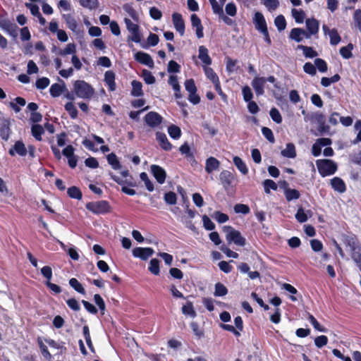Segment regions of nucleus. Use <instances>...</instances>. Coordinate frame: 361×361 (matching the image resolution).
I'll list each match as a JSON object with an SVG mask.
<instances>
[{"label":"nucleus","instance_id":"obj_44","mask_svg":"<svg viewBox=\"0 0 361 361\" xmlns=\"http://www.w3.org/2000/svg\"><path fill=\"white\" fill-rule=\"evenodd\" d=\"M168 133L171 137L178 139L181 135V130L178 126L171 125L168 128Z\"/></svg>","mask_w":361,"mask_h":361},{"label":"nucleus","instance_id":"obj_2","mask_svg":"<svg viewBox=\"0 0 361 361\" xmlns=\"http://www.w3.org/2000/svg\"><path fill=\"white\" fill-rule=\"evenodd\" d=\"M316 165L322 177L334 174L338 169L336 163L331 159H318Z\"/></svg>","mask_w":361,"mask_h":361},{"label":"nucleus","instance_id":"obj_55","mask_svg":"<svg viewBox=\"0 0 361 361\" xmlns=\"http://www.w3.org/2000/svg\"><path fill=\"white\" fill-rule=\"evenodd\" d=\"M212 217L220 224L225 223L228 220V216L226 214L221 213V212H215L213 214Z\"/></svg>","mask_w":361,"mask_h":361},{"label":"nucleus","instance_id":"obj_45","mask_svg":"<svg viewBox=\"0 0 361 361\" xmlns=\"http://www.w3.org/2000/svg\"><path fill=\"white\" fill-rule=\"evenodd\" d=\"M140 179L144 182L146 188L152 192L154 190V184L149 179L147 174L145 172H142L140 175Z\"/></svg>","mask_w":361,"mask_h":361},{"label":"nucleus","instance_id":"obj_23","mask_svg":"<svg viewBox=\"0 0 361 361\" xmlns=\"http://www.w3.org/2000/svg\"><path fill=\"white\" fill-rule=\"evenodd\" d=\"M281 155L288 158H295L296 156L295 145L293 143H288L286 148L281 151Z\"/></svg>","mask_w":361,"mask_h":361},{"label":"nucleus","instance_id":"obj_53","mask_svg":"<svg viewBox=\"0 0 361 361\" xmlns=\"http://www.w3.org/2000/svg\"><path fill=\"white\" fill-rule=\"evenodd\" d=\"M168 82L173 87L175 92H179L180 91V86L178 83V78L176 75H170Z\"/></svg>","mask_w":361,"mask_h":361},{"label":"nucleus","instance_id":"obj_1","mask_svg":"<svg viewBox=\"0 0 361 361\" xmlns=\"http://www.w3.org/2000/svg\"><path fill=\"white\" fill-rule=\"evenodd\" d=\"M73 92L78 97L85 99H90L94 93V90L90 85L80 80L74 82Z\"/></svg>","mask_w":361,"mask_h":361},{"label":"nucleus","instance_id":"obj_17","mask_svg":"<svg viewBox=\"0 0 361 361\" xmlns=\"http://www.w3.org/2000/svg\"><path fill=\"white\" fill-rule=\"evenodd\" d=\"M156 138H157V140L158 141L160 147L163 149H164L166 151H169L171 149L172 145L169 142V140L166 137V135L164 133L157 132L156 133Z\"/></svg>","mask_w":361,"mask_h":361},{"label":"nucleus","instance_id":"obj_20","mask_svg":"<svg viewBox=\"0 0 361 361\" xmlns=\"http://www.w3.org/2000/svg\"><path fill=\"white\" fill-rule=\"evenodd\" d=\"M104 81L109 86V90L114 91L116 90L115 74L111 71H108L104 75Z\"/></svg>","mask_w":361,"mask_h":361},{"label":"nucleus","instance_id":"obj_18","mask_svg":"<svg viewBox=\"0 0 361 361\" xmlns=\"http://www.w3.org/2000/svg\"><path fill=\"white\" fill-rule=\"evenodd\" d=\"M220 162L214 157H211L206 160L205 170L208 173L219 169Z\"/></svg>","mask_w":361,"mask_h":361},{"label":"nucleus","instance_id":"obj_28","mask_svg":"<svg viewBox=\"0 0 361 361\" xmlns=\"http://www.w3.org/2000/svg\"><path fill=\"white\" fill-rule=\"evenodd\" d=\"M298 49H301L303 51V54L306 58H314L318 55L317 52L313 49L311 47H307L304 45H298L297 47Z\"/></svg>","mask_w":361,"mask_h":361},{"label":"nucleus","instance_id":"obj_59","mask_svg":"<svg viewBox=\"0 0 361 361\" xmlns=\"http://www.w3.org/2000/svg\"><path fill=\"white\" fill-rule=\"evenodd\" d=\"M314 64L320 72L324 73L327 71V64L324 60L322 59H316Z\"/></svg>","mask_w":361,"mask_h":361},{"label":"nucleus","instance_id":"obj_26","mask_svg":"<svg viewBox=\"0 0 361 361\" xmlns=\"http://www.w3.org/2000/svg\"><path fill=\"white\" fill-rule=\"evenodd\" d=\"M233 163L238 169L243 174L246 175L248 173V169L245 163L238 157H233Z\"/></svg>","mask_w":361,"mask_h":361},{"label":"nucleus","instance_id":"obj_12","mask_svg":"<svg viewBox=\"0 0 361 361\" xmlns=\"http://www.w3.org/2000/svg\"><path fill=\"white\" fill-rule=\"evenodd\" d=\"M254 23L255 28L261 32H266L267 30V23L264 16L260 12H257L255 14Z\"/></svg>","mask_w":361,"mask_h":361},{"label":"nucleus","instance_id":"obj_21","mask_svg":"<svg viewBox=\"0 0 361 361\" xmlns=\"http://www.w3.org/2000/svg\"><path fill=\"white\" fill-rule=\"evenodd\" d=\"M198 58L205 64L210 65L212 63V59L208 54V50L204 46H200L199 47Z\"/></svg>","mask_w":361,"mask_h":361},{"label":"nucleus","instance_id":"obj_5","mask_svg":"<svg viewBox=\"0 0 361 361\" xmlns=\"http://www.w3.org/2000/svg\"><path fill=\"white\" fill-rule=\"evenodd\" d=\"M185 90L188 92V100L193 104H197L200 97L197 94V87L192 79L186 80L185 83Z\"/></svg>","mask_w":361,"mask_h":361},{"label":"nucleus","instance_id":"obj_19","mask_svg":"<svg viewBox=\"0 0 361 361\" xmlns=\"http://www.w3.org/2000/svg\"><path fill=\"white\" fill-rule=\"evenodd\" d=\"M65 91H67V88L63 82L62 85L58 83L53 84L49 90L51 95L54 97H59Z\"/></svg>","mask_w":361,"mask_h":361},{"label":"nucleus","instance_id":"obj_31","mask_svg":"<svg viewBox=\"0 0 361 361\" xmlns=\"http://www.w3.org/2000/svg\"><path fill=\"white\" fill-rule=\"evenodd\" d=\"M291 13H292V16L296 23H303L305 18V13L302 10H301V9L298 10L295 8H293L291 11Z\"/></svg>","mask_w":361,"mask_h":361},{"label":"nucleus","instance_id":"obj_54","mask_svg":"<svg viewBox=\"0 0 361 361\" xmlns=\"http://www.w3.org/2000/svg\"><path fill=\"white\" fill-rule=\"evenodd\" d=\"M227 288L224 285L221 283H217L215 285V292L214 295L216 296H224L227 294Z\"/></svg>","mask_w":361,"mask_h":361},{"label":"nucleus","instance_id":"obj_33","mask_svg":"<svg viewBox=\"0 0 361 361\" xmlns=\"http://www.w3.org/2000/svg\"><path fill=\"white\" fill-rule=\"evenodd\" d=\"M142 83L137 80H133L132 82V95L135 97H139L142 94Z\"/></svg>","mask_w":361,"mask_h":361},{"label":"nucleus","instance_id":"obj_32","mask_svg":"<svg viewBox=\"0 0 361 361\" xmlns=\"http://www.w3.org/2000/svg\"><path fill=\"white\" fill-rule=\"evenodd\" d=\"M352 258L359 267H361V247L354 246L353 247Z\"/></svg>","mask_w":361,"mask_h":361},{"label":"nucleus","instance_id":"obj_58","mask_svg":"<svg viewBox=\"0 0 361 361\" xmlns=\"http://www.w3.org/2000/svg\"><path fill=\"white\" fill-rule=\"evenodd\" d=\"M295 217L296 220L300 223H305L307 221V218L305 215V210L302 207H300L298 209V211L295 215Z\"/></svg>","mask_w":361,"mask_h":361},{"label":"nucleus","instance_id":"obj_34","mask_svg":"<svg viewBox=\"0 0 361 361\" xmlns=\"http://www.w3.org/2000/svg\"><path fill=\"white\" fill-rule=\"evenodd\" d=\"M107 161L114 169L117 170L121 168L119 161L114 153H111L107 156Z\"/></svg>","mask_w":361,"mask_h":361},{"label":"nucleus","instance_id":"obj_57","mask_svg":"<svg viewBox=\"0 0 361 361\" xmlns=\"http://www.w3.org/2000/svg\"><path fill=\"white\" fill-rule=\"evenodd\" d=\"M242 93L243 95V99L245 102H250L253 98V94L252 92L251 88L247 85L243 87Z\"/></svg>","mask_w":361,"mask_h":361},{"label":"nucleus","instance_id":"obj_22","mask_svg":"<svg viewBox=\"0 0 361 361\" xmlns=\"http://www.w3.org/2000/svg\"><path fill=\"white\" fill-rule=\"evenodd\" d=\"M63 18L65 20L68 27L73 32H78V23L75 19L71 14H63Z\"/></svg>","mask_w":361,"mask_h":361},{"label":"nucleus","instance_id":"obj_51","mask_svg":"<svg viewBox=\"0 0 361 361\" xmlns=\"http://www.w3.org/2000/svg\"><path fill=\"white\" fill-rule=\"evenodd\" d=\"M269 114L271 119L276 123L279 124L282 122L281 115L276 108H272L270 110Z\"/></svg>","mask_w":361,"mask_h":361},{"label":"nucleus","instance_id":"obj_24","mask_svg":"<svg viewBox=\"0 0 361 361\" xmlns=\"http://www.w3.org/2000/svg\"><path fill=\"white\" fill-rule=\"evenodd\" d=\"M219 178L224 186H228L231 183L233 176L230 171L224 170L220 173Z\"/></svg>","mask_w":361,"mask_h":361},{"label":"nucleus","instance_id":"obj_27","mask_svg":"<svg viewBox=\"0 0 361 361\" xmlns=\"http://www.w3.org/2000/svg\"><path fill=\"white\" fill-rule=\"evenodd\" d=\"M81 6L90 9L94 10L99 7L98 0H79Z\"/></svg>","mask_w":361,"mask_h":361},{"label":"nucleus","instance_id":"obj_49","mask_svg":"<svg viewBox=\"0 0 361 361\" xmlns=\"http://www.w3.org/2000/svg\"><path fill=\"white\" fill-rule=\"evenodd\" d=\"M123 8L125 12H126L130 17H131L133 20H137L138 16L135 10L133 8V6L128 4H124Z\"/></svg>","mask_w":361,"mask_h":361},{"label":"nucleus","instance_id":"obj_6","mask_svg":"<svg viewBox=\"0 0 361 361\" xmlns=\"http://www.w3.org/2000/svg\"><path fill=\"white\" fill-rule=\"evenodd\" d=\"M162 117L154 111L149 112L145 117V121L151 128L157 127L162 122Z\"/></svg>","mask_w":361,"mask_h":361},{"label":"nucleus","instance_id":"obj_41","mask_svg":"<svg viewBox=\"0 0 361 361\" xmlns=\"http://www.w3.org/2000/svg\"><path fill=\"white\" fill-rule=\"evenodd\" d=\"M149 270L153 274L159 275V272H160L159 261L157 259H151V261L149 262Z\"/></svg>","mask_w":361,"mask_h":361},{"label":"nucleus","instance_id":"obj_47","mask_svg":"<svg viewBox=\"0 0 361 361\" xmlns=\"http://www.w3.org/2000/svg\"><path fill=\"white\" fill-rule=\"evenodd\" d=\"M0 135L3 140H8L10 135V128L8 123L5 122L1 125L0 128Z\"/></svg>","mask_w":361,"mask_h":361},{"label":"nucleus","instance_id":"obj_13","mask_svg":"<svg viewBox=\"0 0 361 361\" xmlns=\"http://www.w3.org/2000/svg\"><path fill=\"white\" fill-rule=\"evenodd\" d=\"M307 27V34L309 35L310 38L312 35L317 34L319 27V23L315 18H307L305 21Z\"/></svg>","mask_w":361,"mask_h":361},{"label":"nucleus","instance_id":"obj_62","mask_svg":"<svg viewBox=\"0 0 361 361\" xmlns=\"http://www.w3.org/2000/svg\"><path fill=\"white\" fill-rule=\"evenodd\" d=\"M328 343V338L326 336H319L315 338L314 344L317 348H322Z\"/></svg>","mask_w":361,"mask_h":361},{"label":"nucleus","instance_id":"obj_15","mask_svg":"<svg viewBox=\"0 0 361 361\" xmlns=\"http://www.w3.org/2000/svg\"><path fill=\"white\" fill-rule=\"evenodd\" d=\"M290 38L297 42H300L304 38L310 39V37L309 35L307 34V31L305 30L302 28H293L290 31Z\"/></svg>","mask_w":361,"mask_h":361},{"label":"nucleus","instance_id":"obj_61","mask_svg":"<svg viewBox=\"0 0 361 361\" xmlns=\"http://www.w3.org/2000/svg\"><path fill=\"white\" fill-rule=\"evenodd\" d=\"M49 83H50L49 79L46 77H43V78L38 79L36 81V87L38 89L43 90V89H45L47 87H48Z\"/></svg>","mask_w":361,"mask_h":361},{"label":"nucleus","instance_id":"obj_56","mask_svg":"<svg viewBox=\"0 0 361 361\" xmlns=\"http://www.w3.org/2000/svg\"><path fill=\"white\" fill-rule=\"evenodd\" d=\"M309 322L312 324L314 328L321 332H326V329L324 327H322L320 324L317 321V319L311 314L308 317Z\"/></svg>","mask_w":361,"mask_h":361},{"label":"nucleus","instance_id":"obj_60","mask_svg":"<svg viewBox=\"0 0 361 361\" xmlns=\"http://www.w3.org/2000/svg\"><path fill=\"white\" fill-rule=\"evenodd\" d=\"M234 211L235 213H241L243 214H247L250 212V208L246 204H237L234 207Z\"/></svg>","mask_w":361,"mask_h":361},{"label":"nucleus","instance_id":"obj_46","mask_svg":"<svg viewBox=\"0 0 361 361\" xmlns=\"http://www.w3.org/2000/svg\"><path fill=\"white\" fill-rule=\"evenodd\" d=\"M353 47L352 44H349L345 47L340 49V54L344 59H350L352 56V49Z\"/></svg>","mask_w":361,"mask_h":361},{"label":"nucleus","instance_id":"obj_43","mask_svg":"<svg viewBox=\"0 0 361 361\" xmlns=\"http://www.w3.org/2000/svg\"><path fill=\"white\" fill-rule=\"evenodd\" d=\"M330 37V44L331 45H336L341 42V37L339 36L336 29H331L329 35Z\"/></svg>","mask_w":361,"mask_h":361},{"label":"nucleus","instance_id":"obj_36","mask_svg":"<svg viewBox=\"0 0 361 361\" xmlns=\"http://www.w3.org/2000/svg\"><path fill=\"white\" fill-rule=\"evenodd\" d=\"M182 312L183 314L189 315L193 318L196 317V312L194 310L193 305L191 302H188L186 305L183 306Z\"/></svg>","mask_w":361,"mask_h":361},{"label":"nucleus","instance_id":"obj_42","mask_svg":"<svg viewBox=\"0 0 361 361\" xmlns=\"http://www.w3.org/2000/svg\"><path fill=\"white\" fill-rule=\"evenodd\" d=\"M204 73L208 79H209L213 83L218 82L219 77L215 73V72L213 71L212 68L209 67H204Z\"/></svg>","mask_w":361,"mask_h":361},{"label":"nucleus","instance_id":"obj_38","mask_svg":"<svg viewBox=\"0 0 361 361\" xmlns=\"http://www.w3.org/2000/svg\"><path fill=\"white\" fill-rule=\"evenodd\" d=\"M76 52V47L73 43H69L67 44L66 48L59 51V54L61 56H66L68 54L74 55Z\"/></svg>","mask_w":361,"mask_h":361},{"label":"nucleus","instance_id":"obj_25","mask_svg":"<svg viewBox=\"0 0 361 361\" xmlns=\"http://www.w3.org/2000/svg\"><path fill=\"white\" fill-rule=\"evenodd\" d=\"M314 121H316L319 124V131L321 132H326L329 130V127L324 125L325 123V117L321 113H314Z\"/></svg>","mask_w":361,"mask_h":361},{"label":"nucleus","instance_id":"obj_30","mask_svg":"<svg viewBox=\"0 0 361 361\" xmlns=\"http://www.w3.org/2000/svg\"><path fill=\"white\" fill-rule=\"evenodd\" d=\"M69 285L77 292L80 294L85 295L86 292L82 284L75 278L69 280Z\"/></svg>","mask_w":361,"mask_h":361},{"label":"nucleus","instance_id":"obj_16","mask_svg":"<svg viewBox=\"0 0 361 361\" xmlns=\"http://www.w3.org/2000/svg\"><path fill=\"white\" fill-rule=\"evenodd\" d=\"M332 188L339 192L343 193L346 190V185L344 181L339 177H334L330 180Z\"/></svg>","mask_w":361,"mask_h":361},{"label":"nucleus","instance_id":"obj_8","mask_svg":"<svg viewBox=\"0 0 361 361\" xmlns=\"http://www.w3.org/2000/svg\"><path fill=\"white\" fill-rule=\"evenodd\" d=\"M27 153V148L21 140L16 141L13 146L8 150V154L12 157L16 154H18L20 157H25Z\"/></svg>","mask_w":361,"mask_h":361},{"label":"nucleus","instance_id":"obj_35","mask_svg":"<svg viewBox=\"0 0 361 361\" xmlns=\"http://www.w3.org/2000/svg\"><path fill=\"white\" fill-rule=\"evenodd\" d=\"M300 192L295 189L288 188L285 190V196L288 201L297 200L300 197Z\"/></svg>","mask_w":361,"mask_h":361},{"label":"nucleus","instance_id":"obj_52","mask_svg":"<svg viewBox=\"0 0 361 361\" xmlns=\"http://www.w3.org/2000/svg\"><path fill=\"white\" fill-rule=\"evenodd\" d=\"M142 76L147 84L151 85L155 82L154 76L147 70H143Z\"/></svg>","mask_w":361,"mask_h":361},{"label":"nucleus","instance_id":"obj_50","mask_svg":"<svg viewBox=\"0 0 361 361\" xmlns=\"http://www.w3.org/2000/svg\"><path fill=\"white\" fill-rule=\"evenodd\" d=\"M263 185L264 188V191L267 194L270 192L271 189L276 190L278 188L276 183L270 179L265 180L264 181Z\"/></svg>","mask_w":361,"mask_h":361},{"label":"nucleus","instance_id":"obj_14","mask_svg":"<svg viewBox=\"0 0 361 361\" xmlns=\"http://www.w3.org/2000/svg\"><path fill=\"white\" fill-rule=\"evenodd\" d=\"M135 59L136 61L142 63L144 65L147 66L149 68L154 67V61L152 57L147 53L138 51L135 55Z\"/></svg>","mask_w":361,"mask_h":361},{"label":"nucleus","instance_id":"obj_63","mask_svg":"<svg viewBox=\"0 0 361 361\" xmlns=\"http://www.w3.org/2000/svg\"><path fill=\"white\" fill-rule=\"evenodd\" d=\"M164 200L167 204H175L176 203V195L173 192H169L164 195Z\"/></svg>","mask_w":361,"mask_h":361},{"label":"nucleus","instance_id":"obj_7","mask_svg":"<svg viewBox=\"0 0 361 361\" xmlns=\"http://www.w3.org/2000/svg\"><path fill=\"white\" fill-rule=\"evenodd\" d=\"M265 84L264 77L255 76L252 80L251 85L257 96L264 94Z\"/></svg>","mask_w":361,"mask_h":361},{"label":"nucleus","instance_id":"obj_3","mask_svg":"<svg viewBox=\"0 0 361 361\" xmlns=\"http://www.w3.org/2000/svg\"><path fill=\"white\" fill-rule=\"evenodd\" d=\"M226 233V238L228 243H233L237 245L243 246L245 244V239L241 235L240 233L229 226H225L223 228Z\"/></svg>","mask_w":361,"mask_h":361},{"label":"nucleus","instance_id":"obj_39","mask_svg":"<svg viewBox=\"0 0 361 361\" xmlns=\"http://www.w3.org/2000/svg\"><path fill=\"white\" fill-rule=\"evenodd\" d=\"M340 78H341L338 74L334 75L331 78L324 77L321 80V84L324 87H329L331 84L338 82Z\"/></svg>","mask_w":361,"mask_h":361},{"label":"nucleus","instance_id":"obj_4","mask_svg":"<svg viewBox=\"0 0 361 361\" xmlns=\"http://www.w3.org/2000/svg\"><path fill=\"white\" fill-rule=\"evenodd\" d=\"M86 208L97 215L109 213L111 210L109 204L105 200L88 202L86 204Z\"/></svg>","mask_w":361,"mask_h":361},{"label":"nucleus","instance_id":"obj_29","mask_svg":"<svg viewBox=\"0 0 361 361\" xmlns=\"http://www.w3.org/2000/svg\"><path fill=\"white\" fill-rule=\"evenodd\" d=\"M32 136L38 141L42 140V135L44 133V128L42 126L35 124L31 128Z\"/></svg>","mask_w":361,"mask_h":361},{"label":"nucleus","instance_id":"obj_48","mask_svg":"<svg viewBox=\"0 0 361 361\" xmlns=\"http://www.w3.org/2000/svg\"><path fill=\"white\" fill-rule=\"evenodd\" d=\"M274 23L279 31L285 30L286 27L285 18L282 15H279L275 18Z\"/></svg>","mask_w":361,"mask_h":361},{"label":"nucleus","instance_id":"obj_40","mask_svg":"<svg viewBox=\"0 0 361 361\" xmlns=\"http://www.w3.org/2000/svg\"><path fill=\"white\" fill-rule=\"evenodd\" d=\"M65 109L68 111L71 118H76L78 116V110L74 104L71 102H68L65 105Z\"/></svg>","mask_w":361,"mask_h":361},{"label":"nucleus","instance_id":"obj_37","mask_svg":"<svg viewBox=\"0 0 361 361\" xmlns=\"http://www.w3.org/2000/svg\"><path fill=\"white\" fill-rule=\"evenodd\" d=\"M68 195L71 198L80 200L82 198V192L80 189L75 186H72L68 189Z\"/></svg>","mask_w":361,"mask_h":361},{"label":"nucleus","instance_id":"obj_10","mask_svg":"<svg viewBox=\"0 0 361 361\" xmlns=\"http://www.w3.org/2000/svg\"><path fill=\"white\" fill-rule=\"evenodd\" d=\"M172 21L176 31L183 36L185 32V23L182 16L178 13H174L172 15Z\"/></svg>","mask_w":361,"mask_h":361},{"label":"nucleus","instance_id":"obj_9","mask_svg":"<svg viewBox=\"0 0 361 361\" xmlns=\"http://www.w3.org/2000/svg\"><path fill=\"white\" fill-rule=\"evenodd\" d=\"M154 254V250L151 247H135L133 250V255L135 257L147 260Z\"/></svg>","mask_w":361,"mask_h":361},{"label":"nucleus","instance_id":"obj_11","mask_svg":"<svg viewBox=\"0 0 361 361\" xmlns=\"http://www.w3.org/2000/svg\"><path fill=\"white\" fill-rule=\"evenodd\" d=\"M150 169L151 172L152 173L157 182L160 184H163L165 182L166 176L164 169L161 166L155 164L152 165Z\"/></svg>","mask_w":361,"mask_h":361},{"label":"nucleus","instance_id":"obj_64","mask_svg":"<svg viewBox=\"0 0 361 361\" xmlns=\"http://www.w3.org/2000/svg\"><path fill=\"white\" fill-rule=\"evenodd\" d=\"M353 20L356 27L359 29L361 32V10L357 9L355 11L353 14Z\"/></svg>","mask_w":361,"mask_h":361}]
</instances>
